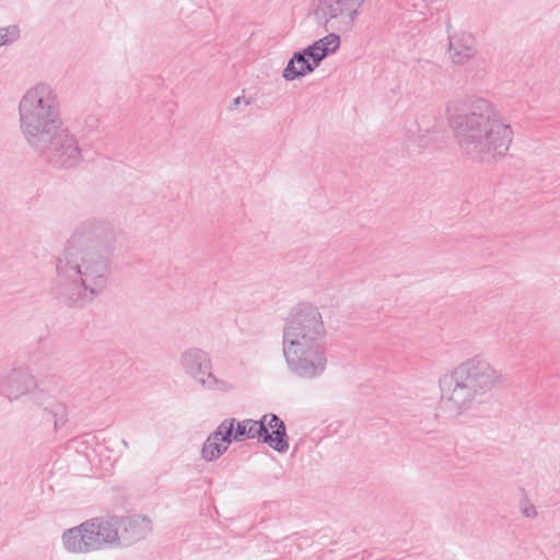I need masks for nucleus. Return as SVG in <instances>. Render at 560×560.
Instances as JSON below:
<instances>
[{
    "instance_id": "obj_1",
    "label": "nucleus",
    "mask_w": 560,
    "mask_h": 560,
    "mask_svg": "<svg viewBox=\"0 0 560 560\" xmlns=\"http://www.w3.org/2000/svg\"><path fill=\"white\" fill-rule=\"evenodd\" d=\"M114 243L115 233L108 223H80L56 257L52 298L69 308H83L101 295L110 277Z\"/></svg>"
},
{
    "instance_id": "obj_2",
    "label": "nucleus",
    "mask_w": 560,
    "mask_h": 560,
    "mask_svg": "<svg viewBox=\"0 0 560 560\" xmlns=\"http://www.w3.org/2000/svg\"><path fill=\"white\" fill-rule=\"evenodd\" d=\"M447 121L462 155L472 163L498 162L509 155L514 130L491 101L477 97L453 109Z\"/></svg>"
},
{
    "instance_id": "obj_3",
    "label": "nucleus",
    "mask_w": 560,
    "mask_h": 560,
    "mask_svg": "<svg viewBox=\"0 0 560 560\" xmlns=\"http://www.w3.org/2000/svg\"><path fill=\"white\" fill-rule=\"evenodd\" d=\"M326 327L319 308L300 302L290 308L283 326V355L289 371L304 380L319 377L326 370Z\"/></svg>"
},
{
    "instance_id": "obj_4",
    "label": "nucleus",
    "mask_w": 560,
    "mask_h": 560,
    "mask_svg": "<svg viewBox=\"0 0 560 560\" xmlns=\"http://www.w3.org/2000/svg\"><path fill=\"white\" fill-rule=\"evenodd\" d=\"M151 530V520L147 515L101 516L66 529L62 544L69 552L89 553L113 545L131 546Z\"/></svg>"
},
{
    "instance_id": "obj_5",
    "label": "nucleus",
    "mask_w": 560,
    "mask_h": 560,
    "mask_svg": "<svg viewBox=\"0 0 560 560\" xmlns=\"http://www.w3.org/2000/svg\"><path fill=\"white\" fill-rule=\"evenodd\" d=\"M505 381L501 371L480 355L469 358L439 380L441 405L455 416L470 410L478 398Z\"/></svg>"
},
{
    "instance_id": "obj_6",
    "label": "nucleus",
    "mask_w": 560,
    "mask_h": 560,
    "mask_svg": "<svg viewBox=\"0 0 560 560\" xmlns=\"http://www.w3.org/2000/svg\"><path fill=\"white\" fill-rule=\"evenodd\" d=\"M30 145L43 161L56 168H73L83 161L77 136L63 124L33 140Z\"/></svg>"
},
{
    "instance_id": "obj_7",
    "label": "nucleus",
    "mask_w": 560,
    "mask_h": 560,
    "mask_svg": "<svg viewBox=\"0 0 560 560\" xmlns=\"http://www.w3.org/2000/svg\"><path fill=\"white\" fill-rule=\"evenodd\" d=\"M366 0H313L311 14L326 31L332 22H341L346 30L352 27L354 20L360 14V8Z\"/></svg>"
},
{
    "instance_id": "obj_8",
    "label": "nucleus",
    "mask_w": 560,
    "mask_h": 560,
    "mask_svg": "<svg viewBox=\"0 0 560 560\" xmlns=\"http://www.w3.org/2000/svg\"><path fill=\"white\" fill-rule=\"evenodd\" d=\"M180 365L185 373L202 386L210 389H224L226 383L219 380L211 372L212 363L208 352L200 348H189L180 355Z\"/></svg>"
},
{
    "instance_id": "obj_9",
    "label": "nucleus",
    "mask_w": 560,
    "mask_h": 560,
    "mask_svg": "<svg viewBox=\"0 0 560 560\" xmlns=\"http://www.w3.org/2000/svg\"><path fill=\"white\" fill-rule=\"evenodd\" d=\"M38 109L19 107L21 129L30 144L63 124L60 110H54L50 115Z\"/></svg>"
},
{
    "instance_id": "obj_10",
    "label": "nucleus",
    "mask_w": 560,
    "mask_h": 560,
    "mask_svg": "<svg viewBox=\"0 0 560 560\" xmlns=\"http://www.w3.org/2000/svg\"><path fill=\"white\" fill-rule=\"evenodd\" d=\"M36 387V378L26 365L12 368L0 374V394L11 401L28 395Z\"/></svg>"
},
{
    "instance_id": "obj_11",
    "label": "nucleus",
    "mask_w": 560,
    "mask_h": 560,
    "mask_svg": "<svg viewBox=\"0 0 560 560\" xmlns=\"http://www.w3.org/2000/svg\"><path fill=\"white\" fill-rule=\"evenodd\" d=\"M258 424H262L260 438L262 444H267L278 453H285L289 450V435L287 433L285 423L275 413H266L259 420H254Z\"/></svg>"
},
{
    "instance_id": "obj_12",
    "label": "nucleus",
    "mask_w": 560,
    "mask_h": 560,
    "mask_svg": "<svg viewBox=\"0 0 560 560\" xmlns=\"http://www.w3.org/2000/svg\"><path fill=\"white\" fill-rule=\"evenodd\" d=\"M19 107L39 108L38 110H46L50 115L54 110H60L56 92L49 84L43 82L37 83L25 93L20 101Z\"/></svg>"
},
{
    "instance_id": "obj_13",
    "label": "nucleus",
    "mask_w": 560,
    "mask_h": 560,
    "mask_svg": "<svg viewBox=\"0 0 560 560\" xmlns=\"http://www.w3.org/2000/svg\"><path fill=\"white\" fill-rule=\"evenodd\" d=\"M319 65L320 62L315 59V52L305 47L293 52L282 71V78L285 81H294L312 73Z\"/></svg>"
},
{
    "instance_id": "obj_14",
    "label": "nucleus",
    "mask_w": 560,
    "mask_h": 560,
    "mask_svg": "<svg viewBox=\"0 0 560 560\" xmlns=\"http://www.w3.org/2000/svg\"><path fill=\"white\" fill-rule=\"evenodd\" d=\"M448 51L453 63H467L477 54L475 36L469 32L448 35Z\"/></svg>"
},
{
    "instance_id": "obj_15",
    "label": "nucleus",
    "mask_w": 560,
    "mask_h": 560,
    "mask_svg": "<svg viewBox=\"0 0 560 560\" xmlns=\"http://www.w3.org/2000/svg\"><path fill=\"white\" fill-rule=\"evenodd\" d=\"M222 423L225 424V430L230 435L231 442H243L245 440L257 439V442L262 444L260 435L261 433H265L262 430L264 427L260 423L258 424L257 422H254L253 419L238 421L235 418H226Z\"/></svg>"
},
{
    "instance_id": "obj_16",
    "label": "nucleus",
    "mask_w": 560,
    "mask_h": 560,
    "mask_svg": "<svg viewBox=\"0 0 560 560\" xmlns=\"http://www.w3.org/2000/svg\"><path fill=\"white\" fill-rule=\"evenodd\" d=\"M231 444L232 442L225 430V424L221 422L203 442L200 456L206 462H213L222 456Z\"/></svg>"
},
{
    "instance_id": "obj_17",
    "label": "nucleus",
    "mask_w": 560,
    "mask_h": 560,
    "mask_svg": "<svg viewBox=\"0 0 560 560\" xmlns=\"http://www.w3.org/2000/svg\"><path fill=\"white\" fill-rule=\"evenodd\" d=\"M340 46V36L336 33H328L326 36L307 47L315 52L317 62H322L327 56L336 52Z\"/></svg>"
},
{
    "instance_id": "obj_18",
    "label": "nucleus",
    "mask_w": 560,
    "mask_h": 560,
    "mask_svg": "<svg viewBox=\"0 0 560 560\" xmlns=\"http://www.w3.org/2000/svg\"><path fill=\"white\" fill-rule=\"evenodd\" d=\"M43 418L51 420L55 431H58L68 422V408L63 402L50 400L43 408Z\"/></svg>"
},
{
    "instance_id": "obj_19",
    "label": "nucleus",
    "mask_w": 560,
    "mask_h": 560,
    "mask_svg": "<svg viewBox=\"0 0 560 560\" xmlns=\"http://www.w3.org/2000/svg\"><path fill=\"white\" fill-rule=\"evenodd\" d=\"M20 37V28L18 25H9L5 27H0V44L9 45Z\"/></svg>"
},
{
    "instance_id": "obj_20",
    "label": "nucleus",
    "mask_w": 560,
    "mask_h": 560,
    "mask_svg": "<svg viewBox=\"0 0 560 560\" xmlns=\"http://www.w3.org/2000/svg\"><path fill=\"white\" fill-rule=\"evenodd\" d=\"M522 513L524 516L529 517V518H534L537 516V511L534 505H528V506L524 508Z\"/></svg>"
},
{
    "instance_id": "obj_21",
    "label": "nucleus",
    "mask_w": 560,
    "mask_h": 560,
    "mask_svg": "<svg viewBox=\"0 0 560 560\" xmlns=\"http://www.w3.org/2000/svg\"><path fill=\"white\" fill-rule=\"evenodd\" d=\"M244 101V96H237L233 100L232 104L229 106L230 110H234L238 107V105Z\"/></svg>"
}]
</instances>
